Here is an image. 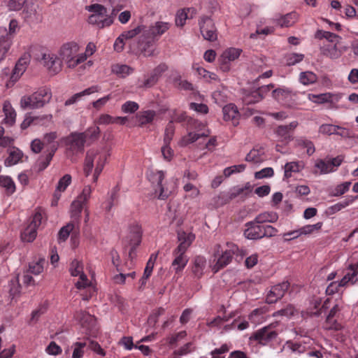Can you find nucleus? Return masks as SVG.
Wrapping results in <instances>:
<instances>
[{
	"label": "nucleus",
	"mask_w": 358,
	"mask_h": 358,
	"mask_svg": "<svg viewBox=\"0 0 358 358\" xmlns=\"http://www.w3.org/2000/svg\"><path fill=\"white\" fill-rule=\"evenodd\" d=\"M171 121L183 123L187 131V134L182 136L179 141V145L182 147H185L187 145L196 141L199 138L207 137L210 135V131L208 129H205V124L198 120L188 117L185 112L174 111Z\"/></svg>",
	"instance_id": "obj_1"
},
{
	"label": "nucleus",
	"mask_w": 358,
	"mask_h": 358,
	"mask_svg": "<svg viewBox=\"0 0 358 358\" xmlns=\"http://www.w3.org/2000/svg\"><path fill=\"white\" fill-rule=\"evenodd\" d=\"M171 26L169 22L162 21L156 22L150 27L145 26L143 35H141L138 39V50L145 57L152 56L155 51V42L166 32Z\"/></svg>",
	"instance_id": "obj_2"
},
{
	"label": "nucleus",
	"mask_w": 358,
	"mask_h": 358,
	"mask_svg": "<svg viewBox=\"0 0 358 358\" xmlns=\"http://www.w3.org/2000/svg\"><path fill=\"white\" fill-rule=\"evenodd\" d=\"M110 155V149L107 146L89 150L86 153L83 167L85 176H89L93 168L95 167L93 182H96Z\"/></svg>",
	"instance_id": "obj_3"
},
{
	"label": "nucleus",
	"mask_w": 358,
	"mask_h": 358,
	"mask_svg": "<svg viewBox=\"0 0 358 358\" xmlns=\"http://www.w3.org/2000/svg\"><path fill=\"white\" fill-rule=\"evenodd\" d=\"M88 10L92 13L88 17V22L100 29L110 26L117 15V9L111 10L108 13L107 8L99 3L90 5Z\"/></svg>",
	"instance_id": "obj_4"
},
{
	"label": "nucleus",
	"mask_w": 358,
	"mask_h": 358,
	"mask_svg": "<svg viewBox=\"0 0 358 358\" xmlns=\"http://www.w3.org/2000/svg\"><path fill=\"white\" fill-rule=\"evenodd\" d=\"M79 46L76 42L64 43L59 50V57L68 68L74 69L87 59L86 54H79Z\"/></svg>",
	"instance_id": "obj_5"
},
{
	"label": "nucleus",
	"mask_w": 358,
	"mask_h": 358,
	"mask_svg": "<svg viewBox=\"0 0 358 358\" xmlns=\"http://www.w3.org/2000/svg\"><path fill=\"white\" fill-rule=\"evenodd\" d=\"M69 271L71 275L79 276V280L76 283L77 289H87L86 293L82 294V296L83 300L88 301L94 295L95 290L83 272V263L77 259L73 260L70 264Z\"/></svg>",
	"instance_id": "obj_6"
},
{
	"label": "nucleus",
	"mask_w": 358,
	"mask_h": 358,
	"mask_svg": "<svg viewBox=\"0 0 358 358\" xmlns=\"http://www.w3.org/2000/svg\"><path fill=\"white\" fill-rule=\"evenodd\" d=\"M51 97L52 93L50 90L46 87H41L31 95L23 96L20 99V107L22 109L40 108L48 103Z\"/></svg>",
	"instance_id": "obj_7"
},
{
	"label": "nucleus",
	"mask_w": 358,
	"mask_h": 358,
	"mask_svg": "<svg viewBox=\"0 0 358 358\" xmlns=\"http://www.w3.org/2000/svg\"><path fill=\"white\" fill-rule=\"evenodd\" d=\"M358 281V262L350 263L345 269V273L339 282H331L326 289L328 295H332L340 290L341 287L348 284L354 285Z\"/></svg>",
	"instance_id": "obj_8"
},
{
	"label": "nucleus",
	"mask_w": 358,
	"mask_h": 358,
	"mask_svg": "<svg viewBox=\"0 0 358 358\" xmlns=\"http://www.w3.org/2000/svg\"><path fill=\"white\" fill-rule=\"evenodd\" d=\"M18 29V22L15 19L10 21L8 30L0 27V62L6 58L12 45V38Z\"/></svg>",
	"instance_id": "obj_9"
},
{
	"label": "nucleus",
	"mask_w": 358,
	"mask_h": 358,
	"mask_svg": "<svg viewBox=\"0 0 358 358\" xmlns=\"http://www.w3.org/2000/svg\"><path fill=\"white\" fill-rule=\"evenodd\" d=\"M149 180L155 185L156 194L159 192L158 199L164 200L167 199L173 190V187H170L162 182L165 178V172L163 171H150L148 174Z\"/></svg>",
	"instance_id": "obj_10"
},
{
	"label": "nucleus",
	"mask_w": 358,
	"mask_h": 358,
	"mask_svg": "<svg viewBox=\"0 0 358 358\" xmlns=\"http://www.w3.org/2000/svg\"><path fill=\"white\" fill-rule=\"evenodd\" d=\"M239 252L238 246L234 243H227V248L222 251V255L219 257L216 264L213 267V273L218 272L220 269L228 265L232 259L234 255Z\"/></svg>",
	"instance_id": "obj_11"
},
{
	"label": "nucleus",
	"mask_w": 358,
	"mask_h": 358,
	"mask_svg": "<svg viewBox=\"0 0 358 358\" xmlns=\"http://www.w3.org/2000/svg\"><path fill=\"white\" fill-rule=\"evenodd\" d=\"M66 150L73 155L83 152L86 141L81 133L73 132L64 139Z\"/></svg>",
	"instance_id": "obj_12"
},
{
	"label": "nucleus",
	"mask_w": 358,
	"mask_h": 358,
	"mask_svg": "<svg viewBox=\"0 0 358 358\" xmlns=\"http://www.w3.org/2000/svg\"><path fill=\"white\" fill-rule=\"evenodd\" d=\"M201 35L205 40L215 41L217 38L216 28L213 20L207 15H201L199 20Z\"/></svg>",
	"instance_id": "obj_13"
},
{
	"label": "nucleus",
	"mask_w": 358,
	"mask_h": 358,
	"mask_svg": "<svg viewBox=\"0 0 358 358\" xmlns=\"http://www.w3.org/2000/svg\"><path fill=\"white\" fill-rule=\"evenodd\" d=\"M273 327L274 325L271 324L258 329L252 334L250 339L257 341L261 345H267L275 339L278 336V332L273 330Z\"/></svg>",
	"instance_id": "obj_14"
},
{
	"label": "nucleus",
	"mask_w": 358,
	"mask_h": 358,
	"mask_svg": "<svg viewBox=\"0 0 358 358\" xmlns=\"http://www.w3.org/2000/svg\"><path fill=\"white\" fill-rule=\"evenodd\" d=\"M40 62L51 75H56L62 69V61L55 54L50 52L43 53Z\"/></svg>",
	"instance_id": "obj_15"
},
{
	"label": "nucleus",
	"mask_w": 358,
	"mask_h": 358,
	"mask_svg": "<svg viewBox=\"0 0 358 358\" xmlns=\"http://www.w3.org/2000/svg\"><path fill=\"white\" fill-rule=\"evenodd\" d=\"M29 57L27 55H24L17 60L14 69L12 71L10 80L6 84L7 87L13 85L20 79V78L26 71L29 64Z\"/></svg>",
	"instance_id": "obj_16"
},
{
	"label": "nucleus",
	"mask_w": 358,
	"mask_h": 358,
	"mask_svg": "<svg viewBox=\"0 0 358 358\" xmlns=\"http://www.w3.org/2000/svg\"><path fill=\"white\" fill-rule=\"evenodd\" d=\"M345 50L346 48L342 45V43H323L320 47L321 53L331 59H338Z\"/></svg>",
	"instance_id": "obj_17"
},
{
	"label": "nucleus",
	"mask_w": 358,
	"mask_h": 358,
	"mask_svg": "<svg viewBox=\"0 0 358 358\" xmlns=\"http://www.w3.org/2000/svg\"><path fill=\"white\" fill-rule=\"evenodd\" d=\"M289 287V283L287 281L271 287L270 291L266 294V302L269 304L276 303L285 295Z\"/></svg>",
	"instance_id": "obj_18"
},
{
	"label": "nucleus",
	"mask_w": 358,
	"mask_h": 358,
	"mask_svg": "<svg viewBox=\"0 0 358 358\" xmlns=\"http://www.w3.org/2000/svg\"><path fill=\"white\" fill-rule=\"evenodd\" d=\"M57 150V145L53 144L50 150H48V153L45 155H41L34 166H32L33 171L36 173H40L44 171L50 164L55 153Z\"/></svg>",
	"instance_id": "obj_19"
},
{
	"label": "nucleus",
	"mask_w": 358,
	"mask_h": 358,
	"mask_svg": "<svg viewBox=\"0 0 358 358\" xmlns=\"http://www.w3.org/2000/svg\"><path fill=\"white\" fill-rule=\"evenodd\" d=\"M246 229L244 231V236L248 239L257 240L264 238L263 225L253 221L249 222L245 224Z\"/></svg>",
	"instance_id": "obj_20"
},
{
	"label": "nucleus",
	"mask_w": 358,
	"mask_h": 358,
	"mask_svg": "<svg viewBox=\"0 0 358 358\" xmlns=\"http://www.w3.org/2000/svg\"><path fill=\"white\" fill-rule=\"evenodd\" d=\"M75 318L79 322L83 328L92 331L96 325V318L94 315L85 311H78L75 314Z\"/></svg>",
	"instance_id": "obj_21"
},
{
	"label": "nucleus",
	"mask_w": 358,
	"mask_h": 358,
	"mask_svg": "<svg viewBox=\"0 0 358 358\" xmlns=\"http://www.w3.org/2000/svg\"><path fill=\"white\" fill-rule=\"evenodd\" d=\"M241 52V49L235 48H230L224 50L221 55L220 68L223 71H228L229 69L228 63L238 58Z\"/></svg>",
	"instance_id": "obj_22"
},
{
	"label": "nucleus",
	"mask_w": 358,
	"mask_h": 358,
	"mask_svg": "<svg viewBox=\"0 0 358 358\" xmlns=\"http://www.w3.org/2000/svg\"><path fill=\"white\" fill-rule=\"evenodd\" d=\"M37 5L34 0H27L22 7V17L29 22H34L38 20L36 11Z\"/></svg>",
	"instance_id": "obj_23"
},
{
	"label": "nucleus",
	"mask_w": 358,
	"mask_h": 358,
	"mask_svg": "<svg viewBox=\"0 0 358 358\" xmlns=\"http://www.w3.org/2000/svg\"><path fill=\"white\" fill-rule=\"evenodd\" d=\"M142 229L138 224H134L131 227L129 236V245L131 246L129 250V256L135 251L136 248L140 245L142 238Z\"/></svg>",
	"instance_id": "obj_24"
},
{
	"label": "nucleus",
	"mask_w": 358,
	"mask_h": 358,
	"mask_svg": "<svg viewBox=\"0 0 358 358\" xmlns=\"http://www.w3.org/2000/svg\"><path fill=\"white\" fill-rule=\"evenodd\" d=\"M298 20V14L291 12L284 15H275L271 21L280 27H289L294 25Z\"/></svg>",
	"instance_id": "obj_25"
},
{
	"label": "nucleus",
	"mask_w": 358,
	"mask_h": 358,
	"mask_svg": "<svg viewBox=\"0 0 358 358\" xmlns=\"http://www.w3.org/2000/svg\"><path fill=\"white\" fill-rule=\"evenodd\" d=\"M79 224L78 220H71L66 225L61 228L58 233V238L61 241H65L71 232L73 236H77L79 234Z\"/></svg>",
	"instance_id": "obj_26"
},
{
	"label": "nucleus",
	"mask_w": 358,
	"mask_h": 358,
	"mask_svg": "<svg viewBox=\"0 0 358 358\" xmlns=\"http://www.w3.org/2000/svg\"><path fill=\"white\" fill-rule=\"evenodd\" d=\"M178 239L180 243L176 250L179 252H186L187 248L195 239V236L192 233H187L184 231H180L178 232Z\"/></svg>",
	"instance_id": "obj_27"
},
{
	"label": "nucleus",
	"mask_w": 358,
	"mask_h": 358,
	"mask_svg": "<svg viewBox=\"0 0 358 358\" xmlns=\"http://www.w3.org/2000/svg\"><path fill=\"white\" fill-rule=\"evenodd\" d=\"M298 125L296 121L292 122L287 125H280L275 129V134L281 141L287 142L291 138V131H293Z\"/></svg>",
	"instance_id": "obj_28"
},
{
	"label": "nucleus",
	"mask_w": 358,
	"mask_h": 358,
	"mask_svg": "<svg viewBox=\"0 0 358 358\" xmlns=\"http://www.w3.org/2000/svg\"><path fill=\"white\" fill-rule=\"evenodd\" d=\"M305 167V164L302 161L287 162L284 166L283 180H288L292 176L293 173L301 172Z\"/></svg>",
	"instance_id": "obj_29"
},
{
	"label": "nucleus",
	"mask_w": 358,
	"mask_h": 358,
	"mask_svg": "<svg viewBox=\"0 0 358 358\" xmlns=\"http://www.w3.org/2000/svg\"><path fill=\"white\" fill-rule=\"evenodd\" d=\"M52 115H44L42 116H38V117H31V116H27L25 117L22 123L21 124V128L22 129H25L29 126L34 124H41L43 125L46 122H49L52 121Z\"/></svg>",
	"instance_id": "obj_30"
},
{
	"label": "nucleus",
	"mask_w": 358,
	"mask_h": 358,
	"mask_svg": "<svg viewBox=\"0 0 358 358\" xmlns=\"http://www.w3.org/2000/svg\"><path fill=\"white\" fill-rule=\"evenodd\" d=\"M206 267V259L204 257L196 256L192 263V272L194 278L200 279Z\"/></svg>",
	"instance_id": "obj_31"
},
{
	"label": "nucleus",
	"mask_w": 358,
	"mask_h": 358,
	"mask_svg": "<svg viewBox=\"0 0 358 358\" xmlns=\"http://www.w3.org/2000/svg\"><path fill=\"white\" fill-rule=\"evenodd\" d=\"M173 255L175 257L171 264L173 268L176 273L182 271L188 262V258L185 255V252H179L175 249Z\"/></svg>",
	"instance_id": "obj_32"
},
{
	"label": "nucleus",
	"mask_w": 358,
	"mask_h": 358,
	"mask_svg": "<svg viewBox=\"0 0 358 358\" xmlns=\"http://www.w3.org/2000/svg\"><path fill=\"white\" fill-rule=\"evenodd\" d=\"M223 116L225 121H231L234 126L238 124L239 113L234 104H228L223 109Z\"/></svg>",
	"instance_id": "obj_33"
},
{
	"label": "nucleus",
	"mask_w": 358,
	"mask_h": 358,
	"mask_svg": "<svg viewBox=\"0 0 358 358\" xmlns=\"http://www.w3.org/2000/svg\"><path fill=\"white\" fill-rule=\"evenodd\" d=\"M268 310L266 306L260 307L253 310L248 317L250 322L255 325L263 323L266 320V314Z\"/></svg>",
	"instance_id": "obj_34"
},
{
	"label": "nucleus",
	"mask_w": 358,
	"mask_h": 358,
	"mask_svg": "<svg viewBox=\"0 0 358 358\" xmlns=\"http://www.w3.org/2000/svg\"><path fill=\"white\" fill-rule=\"evenodd\" d=\"M100 90H101V87L100 86H99V85H92V86L85 89V90H83V91H82L80 92L76 93L74 95H73L71 98H69V99H67L65 101V105L66 106H70L71 104H73L77 101L80 99L83 96L90 95V94H94L95 92H98L100 91Z\"/></svg>",
	"instance_id": "obj_35"
},
{
	"label": "nucleus",
	"mask_w": 358,
	"mask_h": 358,
	"mask_svg": "<svg viewBox=\"0 0 358 358\" xmlns=\"http://www.w3.org/2000/svg\"><path fill=\"white\" fill-rule=\"evenodd\" d=\"M196 14V9L194 8H188L179 10L176 17V24L178 27H183L185 24L186 20L192 18Z\"/></svg>",
	"instance_id": "obj_36"
},
{
	"label": "nucleus",
	"mask_w": 358,
	"mask_h": 358,
	"mask_svg": "<svg viewBox=\"0 0 358 358\" xmlns=\"http://www.w3.org/2000/svg\"><path fill=\"white\" fill-rule=\"evenodd\" d=\"M8 157L5 160V165L6 166H13L20 162L22 157V152L15 147H12L8 150Z\"/></svg>",
	"instance_id": "obj_37"
},
{
	"label": "nucleus",
	"mask_w": 358,
	"mask_h": 358,
	"mask_svg": "<svg viewBox=\"0 0 358 358\" xmlns=\"http://www.w3.org/2000/svg\"><path fill=\"white\" fill-rule=\"evenodd\" d=\"M3 111L5 115L4 122L9 126L13 125L15 122L16 112L12 107L10 101H4L3 105Z\"/></svg>",
	"instance_id": "obj_38"
},
{
	"label": "nucleus",
	"mask_w": 358,
	"mask_h": 358,
	"mask_svg": "<svg viewBox=\"0 0 358 358\" xmlns=\"http://www.w3.org/2000/svg\"><path fill=\"white\" fill-rule=\"evenodd\" d=\"M315 37L317 39H326L327 43H341L342 38L334 33H331L330 31H324V30H317L315 32Z\"/></svg>",
	"instance_id": "obj_39"
},
{
	"label": "nucleus",
	"mask_w": 358,
	"mask_h": 358,
	"mask_svg": "<svg viewBox=\"0 0 358 358\" xmlns=\"http://www.w3.org/2000/svg\"><path fill=\"white\" fill-rule=\"evenodd\" d=\"M156 116V112L152 110H145L139 112L136 115L137 121L141 127L147 124L151 123L155 117Z\"/></svg>",
	"instance_id": "obj_40"
},
{
	"label": "nucleus",
	"mask_w": 358,
	"mask_h": 358,
	"mask_svg": "<svg viewBox=\"0 0 358 358\" xmlns=\"http://www.w3.org/2000/svg\"><path fill=\"white\" fill-rule=\"evenodd\" d=\"M86 203L78 197L71 204V220H78L80 224V217Z\"/></svg>",
	"instance_id": "obj_41"
},
{
	"label": "nucleus",
	"mask_w": 358,
	"mask_h": 358,
	"mask_svg": "<svg viewBox=\"0 0 358 358\" xmlns=\"http://www.w3.org/2000/svg\"><path fill=\"white\" fill-rule=\"evenodd\" d=\"M278 219V215L275 212H264L259 214L255 218V222L259 224L265 222H275Z\"/></svg>",
	"instance_id": "obj_42"
},
{
	"label": "nucleus",
	"mask_w": 358,
	"mask_h": 358,
	"mask_svg": "<svg viewBox=\"0 0 358 358\" xmlns=\"http://www.w3.org/2000/svg\"><path fill=\"white\" fill-rule=\"evenodd\" d=\"M0 186L5 188L6 194H13L15 192V185L13 179L6 176H0Z\"/></svg>",
	"instance_id": "obj_43"
},
{
	"label": "nucleus",
	"mask_w": 358,
	"mask_h": 358,
	"mask_svg": "<svg viewBox=\"0 0 358 358\" xmlns=\"http://www.w3.org/2000/svg\"><path fill=\"white\" fill-rule=\"evenodd\" d=\"M86 143H92L99 137L100 129L98 127H90L84 132H81Z\"/></svg>",
	"instance_id": "obj_44"
},
{
	"label": "nucleus",
	"mask_w": 358,
	"mask_h": 358,
	"mask_svg": "<svg viewBox=\"0 0 358 358\" xmlns=\"http://www.w3.org/2000/svg\"><path fill=\"white\" fill-rule=\"evenodd\" d=\"M297 146L306 149V153L308 156H311L315 151L314 143L305 137H300L296 140Z\"/></svg>",
	"instance_id": "obj_45"
},
{
	"label": "nucleus",
	"mask_w": 358,
	"mask_h": 358,
	"mask_svg": "<svg viewBox=\"0 0 358 358\" xmlns=\"http://www.w3.org/2000/svg\"><path fill=\"white\" fill-rule=\"evenodd\" d=\"M133 71L134 69L126 64H116L112 66V72L122 78L129 76Z\"/></svg>",
	"instance_id": "obj_46"
},
{
	"label": "nucleus",
	"mask_w": 358,
	"mask_h": 358,
	"mask_svg": "<svg viewBox=\"0 0 358 358\" xmlns=\"http://www.w3.org/2000/svg\"><path fill=\"white\" fill-rule=\"evenodd\" d=\"M36 236L37 229H36V227L33 225L29 224L28 226L22 232L21 238L23 241L30 243L35 240Z\"/></svg>",
	"instance_id": "obj_47"
},
{
	"label": "nucleus",
	"mask_w": 358,
	"mask_h": 358,
	"mask_svg": "<svg viewBox=\"0 0 358 358\" xmlns=\"http://www.w3.org/2000/svg\"><path fill=\"white\" fill-rule=\"evenodd\" d=\"M260 101H262V95L258 94L257 89L246 92L243 97V103L247 105L255 103Z\"/></svg>",
	"instance_id": "obj_48"
},
{
	"label": "nucleus",
	"mask_w": 358,
	"mask_h": 358,
	"mask_svg": "<svg viewBox=\"0 0 358 358\" xmlns=\"http://www.w3.org/2000/svg\"><path fill=\"white\" fill-rule=\"evenodd\" d=\"M317 76L312 71L301 72L299 75V81L303 85H309L315 83Z\"/></svg>",
	"instance_id": "obj_49"
},
{
	"label": "nucleus",
	"mask_w": 358,
	"mask_h": 358,
	"mask_svg": "<svg viewBox=\"0 0 358 358\" xmlns=\"http://www.w3.org/2000/svg\"><path fill=\"white\" fill-rule=\"evenodd\" d=\"M292 91L288 89L278 88L272 91V96L278 101H285L287 98L290 97Z\"/></svg>",
	"instance_id": "obj_50"
},
{
	"label": "nucleus",
	"mask_w": 358,
	"mask_h": 358,
	"mask_svg": "<svg viewBox=\"0 0 358 358\" xmlns=\"http://www.w3.org/2000/svg\"><path fill=\"white\" fill-rule=\"evenodd\" d=\"M145 29V25H139L134 29L123 31L120 35L125 39V40H129L132 39L133 38L138 36V37L141 35H143Z\"/></svg>",
	"instance_id": "obj_51"
},
{
	"label": "nucleus",
	"mask_w": 358,
	"mask_h": 358,
	"mask_svg": "<svg viewBox=\"0 0 358 358\" xmlns=\"http://www.w3.org/2000/svg\"><path fill=\"white\" fill-rule=\"evenodd\" d=\"M330 302V300L329 299H326L322 306H321V301L319 299H314L313 301V305L314 307V310H310V314L319 315H320L323 310H325L329 308V303Z\"/></svg>",
	"instance_id": "obj_52"
},
{
	"label": "nucleus",
	"mask_w": 358,
	"mask_h": 358,
	"mask_svg": "<svg viewBox=\"0 0 358 358\" xmlns=\"http://www.w3.org/2000/svg\"><path fill=\"white\" fill-rule=\"evenodd\" d=\"M87 345L86 338L84 341L76 342L73 343V352L72 358H82L84 355V348Z\"/></svg>",
	"instance_id": "obj_53"
},
{
	"label": "nucleus",
	"mask_w": 358,
	"mask_h": 358,
	"mask_svg": "<svg viewBox=\"0 0 358 358\" xmlns=\"http://www.w3.org/2000/svg\"><path fill=\"white\" fill-rule=\"evenodd\" d=\"M45 264V260L43 258L39 259L36 262L30 263L29 267V272L34 275H39L43 271V267Z\"/></svg>",
	"instance_id": "obj_54"
},
{
	"label": "nucleus",
	"mask_w": 358,
	"mask_h": 358,
	"mask_svg": "<svg viewBox=\"0 0 358 358\" xmlns=\"http://www.w3.org/2000/svg\"><path fill=\"white\" fill-rule=\"evenodd\" d=\"M44 214V212L41 209L37 210L31 218L29 224L33 225L38 229L45 220Z\"/></svg>",
	"instance_id": "obj_55"
},
{
	"label": "nucleus",
	"mask_w": 358,
	"mask_h": 358,
	"mask_svg": "<svg viewBox=\"0 0 358 358\" xmlns=\"http://www.w3.org/2000/svg\"><path fill=\"white\" fill-rule=\"evenodd\" d=\"M175 133V127L173 124V121H170L165 129L164 142L166 145H170L171 141L173 139Z\"/></svg>",
	"instance_id": "obj_56"
},
{
	"label": "nucleus",
	"mask_w": 358,
	"mask_h": 358,
	"mask_svg": "<svg viewBox=\"0 0 358 358\" xmlns=\"http://www.w3.org/2000/svg\"><path fill=\"white\" fill-rule=\"evenodd\" d=\"M315 166L320 169V174H327L332 172L331 164L329 160L324 161L323 159H317L315 162Z\"/></svg>",
	"instance_id": "obj_57"
},
{
	"label": "nucleus",
	"mask_w": 358,
	"mask_h": 358,
	"mask_svg": "<svg viewBox=\"0 0 358 358\" xmlns=\"http://www.w3.org/2000/svg\"><path fill=\"white\" fill-rule=\"evenodd\" d=\"M87 342V347L96 354L104 357L106 355V351L101 347L98 342L90 340L89 338H86Z\"/></svg>",
	"instance_id": "obj_58"
},
{
	"label": "nucleus",
	"mask_w": 358,
	"mask_h": 358,
	"mask_svg": "<svg viewBox=\"0 0 358 358\" xmlns=\"http://www.w3.org/2000/svg\"><path fill=\"white\" fill-rule=\"evenodd\" d=\"M322 227V222H319L315 224H308L306 225L301 228V235H308L313 234L314 231H319Z\"/></svg>",
	"instance_id": "obj_59"
},
{
	"label": "nucleus",
	"mask_w": 358,
	"mask_h": 358,
	"mask_svg": "<svg viewBox=\"0 0 358 358\" xmlns=\"http://www.w3.org/2000/svg\"><path fill=\"white\" fill-rule=\"evenodd\" d=\"M71 182V176L69 174L64 175L58 182L57 191L64 192Z\"/></svg>",
	"instance_id": "obj_60"
},
{
	"label": "nucleus",
	"mask_w": 358,
	"mask_h": 358,
	"mask_svg": "<svg viewBox=\"0 0 358 358\" xmlns=\"http://www.w3.org/2000/svg\"><path fill=\"white\" fill-rule=\"evenodd\" d=\"M337 130L338 126L331 124H323L319 127V133L324 135L335 134Z\"/></svg>",
	"instance_id": "obj_61"
},
{
	"label": "nucleus",
	"mask_w": 358,
	"mask_h": 358,
	"mask_svg": "<svg viewBox=\"0 0 358 358\" xmlns=\"http://www.w3.org/2000/svg\"><path fill=\"white\" fill-rule=\"evenodd\" d=\"M324 327L326 329L329 330H339L341 329L342 326L341 324L337 321L335 317H327L326 319V321L324 324Z\"/></svg>",
	"instance_id": "obj_62"
},
{
	"label": "nucleus",
	"mask_w": 358,
	"mask_h": 358,
	"mask_svg": "<svg viewBox=\"0 0 358 358\" xmlns=\"http://www.w3.org/2000/svg\"><path fill=\"white\" fill-rule=\"evenodd\" d=\"M192 343H187L178 350H175L172 355L173 358H180L181 356L187 355L192 352Z\"/></svg>",
	"instance_id": "obj_63"
},
{
	"label": "nucleus",
	"mask_w": 358,
	"mask_h": 358,
	"mask_svg": "<svg viewBox=\"0 0 358 358\" xmlns=\"http://www.w3.org/2000/svg\"><path fill=\"white\" fill-rule=\"evenodd\" d=\"M304 58L303 54L290 53L286 57L287 64L289 66L295 65L296 64L301 62Z\"/></svg>",
	"instance_id": "obj_64"
}]
</instances>
